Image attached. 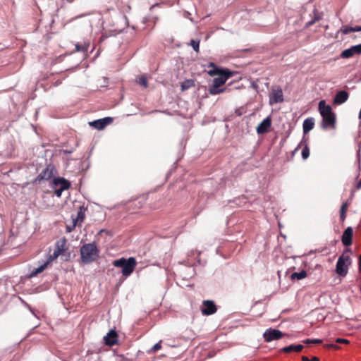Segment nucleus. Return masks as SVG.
I'll return each mask as SVG.
<instances>
[{"label":"nucleus","mask_w":361,"mask_h":361,"mask_svg":"<svg viewBox=\"0 0 361 361\" xmlns=\"http://www.w3.org/2000/svg\"><path fill=\"white\" fill-rule=\"evenodd\" d=\"M209 67H212L213 69L209 70L208 73L211 76L219 75L213 80L212 84L209 87V93L212 95L221 94L226 91L225 87L222 86L225 84L226 80L233 75V73L226 69L219 68L214 63H210Z\"/></svg>","instance_id":"nucleus-1"},{"label":"nucleus","mask_w":361,"mask_h":361,"mask_svg":"<svg viewBox=\"0 0 361 361\" xmlns=\"http://www.w3.org/2000/svg\"><path fill=\"white\" fill-rule=\"evenodd\" d=\"M319 111L322 117V127L324 129L334 128L336 115L331 106L326 104L324 100H321L319 102Z\"/></svg>","instance_id":"nucleus-2"},{"label":"nucleus","mask_w":361,"mask_h":361,"mask_svg":"<svg viewBox=\"0 0 361 361\" xmlns=\"http://www.w3.org/2000/svg\"><path fill=\"white\" fill-rule=\"evenodd\" d=\"M81 261L83 264H90L97 259L99 255L95 243H86L80 250Z\"/></svg>","instance_id":"nucleus-3"},{"label":"nucleus","mask_w":361,"mask_h":361,"mask_svg":"<svg viewBox=\"0 0 361 361\" xmlns=\"http://www.w3.org/2000/svg\"><path fill=\"white\" fill-rule=\"evenodd\" d=\"M112 264L116 267L122 268L121 273L125 277L130 276L134 271L137 265L136 259L130 257L128 259L124 257L116 259L112 262Z\"/></svg>","instance_id":"nucleus-4"},{"label":"nucleus","mask_w":361,"mask_h":361,"mask_svg":"<svg viewBox=\"0 0 361 361\" xmlns=\"http://www.w3.org/2000/svg\"><path fill=\"white\" fill-rule=\"evenodd\" d=\"M352 263L350 256L342 254L339 256L336 265V273L341 277H345L348 272L349 267Z\"/></svg>","instance_id":"nucleus-5"},{"label":"nucleus","mask_w":361,"mask_h":361,"mask_svg":"<svg viewBox=\"0 0 361 361\" xmlns=\"http://www.w3.org/2000/svg\"><path fill=\"white\" fill-rule=\"evenodd\" d=\"M70 185V183L62 178H54L52 183V187L54 189V193L58 197H61L62 192L68 189Z\"/></svg>","instance_id":"nucleus-6"},{"label":"nucleus","mask_w":361,"mask_h":361,"mask_svg":"<svg viewBox=\"0 0 361 361\" xmlns=\"http://www.w3.org/2000/svg\"><path fill=\"white\" fill-rule=\"evenodd\" d=\"M283 335V334L281 331L269 328L263 334V338L266 342L269 343L281 338Z\"/></svg>","instance_id":"nucleus-7"},{"label":"nucleus","mask_w":361,"mask_h":361,"mask_svg":"<svg viewBox=\"0 0 361 361\" xmlns=\"http://www.w3.org/2000/svg\"><path fill=\"white\" fill-rule=\"evenodd\" d=\"M361 54V44L354 45L348 49L343 50L341 54V57L343 59H348L354 55Z\"/></svg>","instance_id":"nucleus-8"},{"label":"nucleus","mask_w":361,"mask_h":361,"mask_svg":"<svg viewBox=\"0 0 361 361\" xmlns=\"http://www.w3.org/2000/svg\"><path fill=\"white\" fill-rule=\"evenodd\" d=\"M283 101V91L281 88L273 89L269 94L270 104H277Z\"/></svg>","instance_id":"nucleus-9"},{"label":"nucleus","mask_w":361,"mask_h":361,"mask_svg":"<svg viewBox=\"0 0 361 361\" xmlns=\"http://www.w3.org/2000/svg\"><path fill=\"white\" fill-rule=\"evenodd\" d=\"M54 168L51 165H48L38 175L37 179L39 181L50 180L54 176Z\"/></svg>","instance_id":"nucleus-10"},{"label":"nucleus","mask_w":361,"mask_h":361,"mask_svg":"<svg viewBox=\"0 0 361 361\" xmlns=\"http://www.w3.org/2000/svg\"><path fill=\"white\" fill-rule=\"evenodd\" d=\"M113 121V118L111 117H105L102 119H98L92 122H90V125L98 130H102L107 125L110 124Z\"/></svg>","instance_id":"nucleus-11"},{"label":"nucleus","mask_w":361,"mask_h":361,"mask_svg":"<svg viewBox=\"0 0 361 361\" xmlns=\"http://www.w3.org/2000/svg\"><path fill=\"white\" fill-rule=\"evenodd\" d=\"M216 312V307L213 301L204 300L203 302V307L202 312L204 315H211Z\"/></svg>","instance_id":"nucleus-12"},{"label":"nucleus","mask_w":361,"mask_h":361,"mask_svg":"<svg viewBox=\"0 0 361 361\" xmlns=\"http://www.w3.org/2000/svg\"><path fill=\"white\" fill-rule=\"evenodd\" d=\"M271 125V120L270 117L264 118L257 127V133L258 134H264L267 133L270 128Z\"/></svg>","instance_id":"nucleus-13"},{"label":"nucleus","mask_w":361,"mask_h":361,"mask_svg":"<svg viewBox=\"0 0 361 361\" xmlns=\"http://www.w3.org/2000/svg\"><path fill=\"white\" fill-rule=\"evenodd\" d=\"M348 97L349 94L346 91H339L334 98V104L336 105L342 104L348 100Z\"/></svg>","instance_id":"nucleus-14"},{"label":"nucleus","mask_w":361,"mask_h":361,"mask_svg":"<svg viewBox=\"0 0 361 361\" xmlns=\"http://www.w3.org/2000/svg\"><path fill=\"white\" fill-rule=\"evenodd\" d=\"M353 228L348 227L342 235V243L345 246H349L352 244Z\"/></svg>","instance_id":"nucleus-15"},{"label":"nucleus","mask_w":361,"mask_h":361,"mask_svg":"<svg viewBox=\"0 0 361 361\" xmlns=\"http://www.w3.org/2000/svg\"><path fill=\"white\" fill-rule=\"evenodd\" d=\"M117 334L114 330H111L104 337V341L107 345L112 346L117 343Z\"/></svg>","instance_id":"nucleus-16"},{"label":"nucleus","mask_w":361,"mask_h":361,"mask_svg":"<svg viewBox=\"0 0 361 361\" xmlns=\"http://www.w3.org/2000/svg\"><path fill=\"white\" fill-rule=\"evenodd\" d=\"M304 348V346L301 344H297V345H295V344H293V345H288V346H286V347H283V348L281 349V352H283V353H291V352H300L302 349Z\"/></svg>","instance_id":"nucleus-17"},{"label":"nucleus","mask_w":361,"mask_h":361,"mask_svg":"<svg viewBox=\"0 0 361 361\" xmlns=\"http://www.w3.org/2000/svg\"><path fill=\"white\" fill-rule=\"evenodd\" d=\"M314 120L313 118H306L303 121V124H302V129H303L304 134H306V133H309L311 130H312L314 128Z\"/></svg>","instance_id":"nucleus-18"},{"label":"nucleus","mask_w":361,"mask_h":361,"mask_svg":"<svg viewBox=\"0 0 361 361\" xmlns=\"http://www.w3.org/2000/svg\"><path fill=\"white\" fill-rule=\"evenodd\" d=\"M66 241L64 238L58 240L56 243L55 249L62 254L66 250Z\"/></svg>","instance_id":"nucleus-19"},{"label":"nucleus","mask_w":361,"mask_h":361,"mask_svg":"<svg viewBox=\"0 0 361 361\" xmlns=\"http://www.w3.org/2000/svg\"><path fill=\"white\" fill-rule=\"evenodd\" d=\"M307 276V272L305 270H302L300 272H293L291 274V279L293 280H301Z\"/></svg>","instance_id":"nucleus-20"},{"label":"nucleus","mask_w":361,"mask_h":361,"mask_svg":"<svg viewBox=\"0 0 361 361\" xmlns=\"http://www.w3.org/2000/svg\"><path fill=\"white\" fill-rule=\"evenodd\" d=\"M48 264H49V262H46L42 265L39 266L38 268L32 271V272L30 274V276L31 277L35 276L38 274L42 272L45 269V268L47 267Z\"/></svg>","instance_id":"nucleus-21"},{"label":"nucleus","mask_w":361,"mask_h":361,"mask_svg":"<svg viewBox=\"0 0 361 361\" xmlns=\"http://www.w3.org/2000/svg\"><path fill=\"white\" fill-rule=\"evenodd\" d=\"M89 47H90V43H88V42H84L83 44H76L75 49L77 51H81V52L85 53L88 51Z\"/></svg>","instance_id":"nucleus-22"},{"label":"nucleus","mask_w":361,"mask_h":361,"mask_svg":"<svg viewBox=\"0 0 361 361\" xmlns=\"http://www.w3.org/2000/svg\"><path fill=\"white\" fill-rule=\"evenodd\" d=\"M185 269H187L188 271V274H185L183 271H181V275L183 276V277L184 279H189L194 276L195 270L193 268H192L191 267H189L186 268Z\"/></svg>","instance_id":"nucleus-23"},{"label":"nucleus","mask_w":361,"mask_h":361,"mask_svg":"<svg viewBox=\"0 0 361 361\" xmlns=\"http://www.w3.org/2000/svg\"><path fill=\"white\" fill-rule=\"evenodd\" d=\"M339 32H341L344 35H348L350 32H353V27L345 26L340 29Z\"/></svg>","instance_id":"nucleus-24"},{"label":"nucleus","mask_w":361,"mask_h":361,"mask_svg":"<svg viewBox=\"0 0 361 361\" xmlns=\"http://www.w3.org/2000/svg\"><path fill=\"white\" fill-rule=\"evenodd\" d=\"M161 341L154 344L150 350H148V353H154L161 348Z\"/></svg>","instance_id":"nucleus-25"},{"label":"nucleus","mask_w":361,"mask_h":361,"mask_svg":"<svg viewBox=\"0 0 361 361\" xmlns=\"http://www.w3.org/2000/svg\"><path fill=\"white\" fill-rule=\"evenodd\" d=\"M60 255H61V253L54 249V252L49 255V257L47 262H49V264L51 262L56 259Z\"/></svg>","instance_id":"nucleus-26"},{"label":"nucleus","mask_w":361,"mask_h":361,"mask_svg":"<svg viewBox=\"0 0 361 361\" xmlns=\"http://www.w3.org/2000/svg\"><path fill=\"white\" fill-rule=\"evenodd\" d=\"M60 255H61V253L54 249V252L49 255V257L47 262H49V264L51 262L56 259Z\"/></svg>","instance_id":"nucleus-27"},{"label":"nucleus","mask_w":361,"mask_h":361,"mask_svg":"<svg viewBox=\"0 0 361 361\" xmlns=\"http://www.w3.org/2000/svg\"><path fill=\"white\" fill-rule=\"evenodd\" d=\"M301 154L303 159H307L309 157L310 149L307 145L302 149Z\"/></svg>","instance_id":"nucleus-28"},{"label":"nucleus","mask_w":361,"mask_h":361,"mask_svg":"<svg viewBox=\"0 0 361 361\" xmlns=\"http://www.w3.org/2000/svg\"><path fill=\"white\" fill-rule=\"evenodd\" d=\"M190 44L192 46V47L196 52L199 51V47H200V42L199 41L192 39L190 41Z\"/></svg>","instance_id":"nucleus-29"},{"label":"nucleus","mask_w":361,"mask_h":361,"mask_svg":"<svg viewBox=\"0 0 361 361\" xmlns=\"http://www.w3.org/2000/svg\"><path fill=\"white\" fill-rule=\"evenodd\" d=\"M138 83L145 88L147 87V79L145 76H141L139 78Z\"/></svg>","instance_id":"nucleus-30"},{"label":"nucleus","mask_w":361,"mask_h":361,"mask_svg":"<svg viewBox=\"0 0 361 361\" xmlns=\"http://www.w3.org/2000/svg\"><path fill=\"white\" fill-rule=\"evenodd\" d=\"M336 342L337 343H345V344H347L349 343V341L347 340V339H345V338H338L336 340Z\"/></svg>","instance_id":"nucleus-31"},{"label":"nucleus","mask_w":361,"mask_h":361,"mask_svg":"<svg viewBox=\"0 0 361 361\" xmlns=\"http://www.w3.org/2000/svg\"><path fill=\"white\" fill-rule=\"evenodd\" d=\"M348 207V202H345L342 204L341 206V212L342 213H345L346 212V210H347V208Z\"/></svg>","instance_id":"nucleus-32"},{"label":"nucleus","mask_w":361,"mask_h":361,"mask_svg":"<svg viewBox=\"0 0 361 361\" xmlns=\"http://www.w3.org/2000/svg\"><path fill=\"white\" fill-rule=\"evenodd\" d=\"M319 20V18H316L314 20H310V21L307 22V24H306V25H307V27L311 26L312 25H313V24L314 23V22H315L316 20Z\"/></svg>","instance_id":"nucleus-33"},{"label":"nucleus","mask_w":361,"mask_h":361,"mask_svg":"<svg viewBox=\"0 0 361 361\" xmlns=\"http://www.w3.org/2000/svg\"><path fill=\"white\" fill-rule=\"evenodd\" d=\"M322 342L320 339H312V343L317 344L321 343Z\"/></svg>","instance_id":"nucleus-34"},{"label":"nucleus","mask_w":361,"mask_h":361,"mask_svg":"<svg viewBox=\"0 0 361 361\" xmlns=\"http://www.w3.org/2000/svg\"><path fill=\"white\" fill-rule=\"evenodd\" d=\"M355 188L357 190H360L361 188V179L358 181V183L355 185Z\"/></svg>","instance_id":"nucleus-35"},{"label":"nucleus","mask_w":361,"mask_h":361,"mask_svg":"<svg viewBox=\"0 0 361 361\" xmlns=\"http://www.w3.org/2000/svg\"><path fill=\"white\" fill-rule=\"evenodd\" d=\"M354 32H360L361 31V26H355L353 27Z\"/></svg>","instance_id":"nucleus-36"},{"label":"nucleus","mask_w":361,"mask_h":361,"mask_svg":"<svg viewBox=\"0 0 361 361\" xmlns=\"http://www.w3.org/2000/svg\"><path fill=\"white\" fill-rule=\"evenodd\" d=\"M358 267H359V271L361 272V255L359 257Z\"/></svg>","instance_id":"nucleus-37"},{"label":"nucleus","mask_w":361,"mask_h":361,"mask_svg":"<svg viewBox=\"0 0 361 361\" xmlns=\"http://www.w3.org/2000/svg\"><path fill=\"white\" fill-rule=\"evenodd\" d=\"M345 213H342L341 212V220L343 221L345 219Z\"/></svg>","instance_id":"nucleus-38"},{"label":"nucleus","mask_w":361,"mask_h":361,"mask_svg":"<svg viewBox=\"0 0 361 361\" xmlns=\"http://www.w3.org/2000/svg\"><path fill=\"white\" fill-rule=\"evenodd\" d=\"M304 343H307V344H310V343H312V339H309V338L306 339L304 341Z\"/></svg>","instance_id":"nucleus-39"},{"label":"nucleus","mask_w":361,"mask_h":361,"mask_svg":"<svg viewBox=\"0 0 361 361\" xmlns=\"http://www.w3.org/2000/svg\"><path fill=\"white\" fill-rule=\"evenodd\" d=\"M302 361H310V359L306 356H302Z\"/></svg>","instance_id":"nucleus-40"},{"label":"nucleus","mask_w":361,"mask_h":361,"mask_svg":"<svg viewBox=\"0 0 361 361\" xmlns=\"http://www.w3.org/2000/svg\"><path fill=\"white\" fill-rule=\"evenodd\" d=\"M329 346L333 348H338V347L335 344H330Z\"/></svg>","instance_id":"nucleus-41"},{"label":"nucleus","mask_w":361,"mask_h":361,"mask_svg":"<svg viewBox=\"0 0 361 361\" xmlns=\"http://www.w3.org/2000/svg\"><path fill=\"white\" fill-rule=\"evenodd\" d=\"M311 361H319V359L317 357H312Z\"/></svg>","instance_id":"nucleus-42"},{"label":"nucleus","mask_w":361,"mask_h":361,"mask_svg":"<svg viewBox=\"0 0 361 361\" xmlns=\"http://www.w3.org/2000/svg\"><path fill=\"white\" fill-rule=\"evenodd\" d=\"M195 252H197V250H192L189 254V257H190L192 255H195Z\"/></svg>","instance_id":"nucleus-43"},{"label":"nucleus","mask_w":361,"mask_h":361,"mask_svg":"<svg viewBox=\"0 0 361 361\" xmlns=\"http://www.w3.org/2000/svg\"><path fill=\"white\" fill-rule=\"evenodd\" d=\"M67 231H68V232H71V227H67Z\"/></svg>","instance_id":"nucleus-44"},{"label":"nucleus","mask_w":361,"mask_h":361,"mask_svg":"<svg viewBox=\"0 0 361 361\" xmlns=\"http://www.w3.org/2000/svg\"><path fill=\"white\" fill-rule=\"evenodd\" d=\"M359 118H361V109H360V113H359Z\"/></svg>","instance_id":"nucleus-45"},{"label":"nucleus","mask_w":361,"mask_h":361,"mask_svg":"<svg viewBox=\"0 0 361 361\" xmlns=\"http://www.w3.org/2000/svg\"><path fill=\"white\" fill-rule=\"evenodd\" d=\"M353 193H354V190H352V191H351V195L352 196L353 195Z\"/></svg>","instance_id":"nucleus-46"},{"label":"nucleus","mask_w":361,"mask_h":361,"mask_svg":"<svg viewBox=\"0 0 361 361\" xmlns=\"http://www.w3.org/2000/svg\"><path fill=\"white\" fill-rule=\"evenodd\" d=\"M360 273H361V271H360Z\"/></svg>","instance_id":"nucleus-47"}]
</instances>
